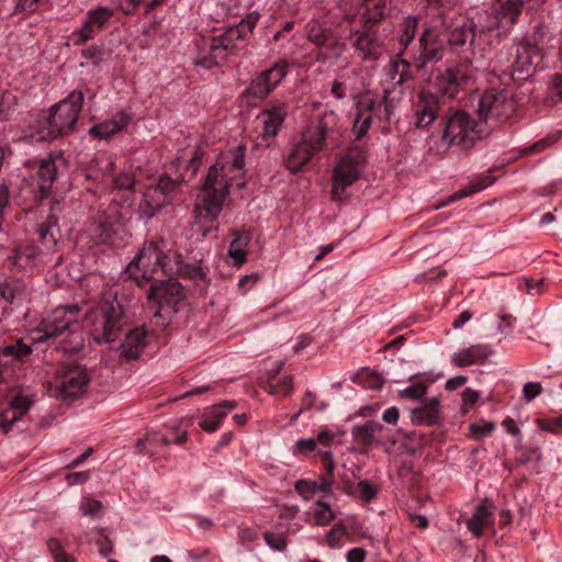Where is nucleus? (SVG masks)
Masks as SVG:
<instances>
[{
    "mask_svg": "<svg viewBox=\"0 0 562 562\" xmlns=\"http://www.w3.org/2000/svg\"><path fill=\"white\" fill-rule=\"evenodd\" d=\"M83 102L81 91H72L50 109L40 131L42 139H53L71 133L78 121Z\"/></svg>",
    "mask_w": 562,
    "mask_h": 562,
    "instance_id": "obj_8",
    "label": "nucleus"
},
{
    "mask_svg": "<svg viewBox=\"0 0 562 562\" xmlns=\"http://www.w3.org/2000/svg\"><path fill=\"white\" fill-rule=\"evenodd\" d=\"M32 401L24 395L13 397L7 407L0 408V429L8 434L30 409Z\"/></svg>",
    "mask_w": 562,
    "mask_h": 562,
    "instance_id": "obj_23",
    "label": "nucleus"
},
{
    "mask_svg": "<svg viewBox=\"0 0 562 562\" xmlns=\"http://www.w3.org/2000/svg\"><path fill=\"white\" fill-rule=\"evenodd\" d=\"M413 124L418 130L429 127L439 116V97L430 91L422 90L417 93L412 105Z\"/></svg>",
    "mask_w": 562,
    "mask_h": 562,
    "instance_id": "obj_18",
    "label": "nucleus"
},
{
    "mask_svg": "<svg viewBox=\"0 0 562 562\" xmlns=\"http://www.w3.org/2000/svg\"><path fill=\"white\" fill-rule=\"evenodd\" d=\"M175 434L176 436L171 438L165 434H161L160 431L149 432L144 438H140L136 441V451L140 454L151 457L156 454L159 448L162 446H169L171 443L182 445L187 441L188 434L186 430L180 432L175 431Z\"/></svg>",
    "mask_w": 562,
    "mask_h": 562,
    "instance_id": "obj_22",
    "label": "nucleus"
},
{
    "mask_svg": "<svg viewBox=\"0 0 562 562\" xmlns=\"http://www.w3.org/2000/svg\"><path fill=\"white\" fill-rule=\"evenodd\" d=\"M493 350L487 345H473L453 353L451 362L458 367H469L476 363H483Z\"/></svg>",
    "mask_w": 562,
    "mask_h": 562,
    "instance_id": "obj_28",
    "label": "nucleus"
},
{
    "mask_svg": "<svg viewBox=\"0 0 562 562\" xmlns=\"http://www.w3.org/2000/svg\"><path fill=\"white\" fill-rule=\"evenodd\" d=\"M475 29L477 33H496L497 36L508 34V30L504 24H501V19L495 10L492 12L485 11L480 14Z\"/></svg>",
    "mask_w": 562,
    "mask_h": 562,
    "instance_id": "obj_41",
    "label": "nucleus"
},
{
    "mask_svg": "<svg viewBox=\"0 0 562 562\" xmlns=\"http://www.w3.org/2000/svg\"><path fill=\"white\" fill-rule=\"evenodd\" d=\"M292 378L284 376L280 379L277 383H273L272 380L268 383V389L271 394H289L292 391Z\"/></svg>",
    "mask_w": 562,
    "mask_h": 562,
    "instance_id": "obj_53",
    "label": "nucleus"
},
{
    "mask_svg": "<svg viewBox=\"0 0 562 562\" xmlns=\"http://www.w3.org/2000/svg\"><path fill=\"white\" fill-rule=\"evenodd\" d=\"M61 156L49 155L43 159L36 171V198L38 200L46 199L53 189V184L57 178L58 162H61Z\"/></svg>",
    "mask_w": 562,
    "mask_h": 562,
    "instance_id": "obj_21",
    "label": "nucleus"
},
{
    "mask_svg": "<svg viewBox=\"0 0 562 562\" xmlns=\"http://www.w3.org/2000/svg\"><path fill=\"white\" fill-rule=\"evenodd\" d=\"M294 490L305 499L308 501L317 491V482L310 480H297L294 484Z\"/></svg>",
    "mask_w": 562,
    "mask_h": 562,
    "instance_id": "obj_52",
    "label": "nucleus"
},
{
    "mask_svg": "<svg viewBox=\"0 0 562 562\" xmlns=\"http://www.w3.org/2000/svg\"><path fill=\"white\" fill-rule=\"evenodd\" d=\"M103 505L100 501L91 497H85L79 506V510L83 516L97 517L100 515Z\"/></svg>",
    "mask_w": 562,
    "mask_h": 562,
    "instance_id": "obj_51",
    "label": "nucleus"
},
{
    "mask_svg": "<svg viewBox=\"0 0 562 562\" xmlns=\"http://www.w3.org/2000/svg\"><path fill=\"white\" fill-rule=\"evenodd\" d=\"M471 436L480 440L485 436L491 435L495 429V423L488 420H482L479 423L471 424L470 427Z\"/></svg>",
    "mask_w": 562,
    "mask_h": 562,
    "instance_id": "obj_50",
    "label": "nucleus"
},
{
    "mask_svg": "<svg viewBox=\"0 0 562 562\" xmlns=\"http://www.w3.org/2000/svg\"><path fill=\"white\" fill-rule=\"evenodd\" d=\"M114 11L108 7H98L87 12V19L82 26L72 34L74 45H83L99 34L113 16Z\"/></svg>",
    "mask_w": 562,
    "mask_h": 562,
    "instance_id": "obj_19",
    "label": "nucleus"
},
{
    "mask_svg": "<svg viewBox=\"0 0 562 562\" xmlns=\"http://www.w3.org/2000/svg\"><path fill=\"white\" fill-rule=\"evenodd\" d=\"M89 535L91 536L89 540L95 542L98 550L102 557L111 555V553L113 552V544L111 539L103 533V529L94 528L93 530H91Z\"/></svg>",
    "mask_w": 562,
    "mask_h": 562,
    "instance_id": "obj_46",
    "label": "nucleus"
},
{
    "mask_svg": "<svg viewBox=\"0 0 562 562\" xmlns=\"http://www.w3.org/2000/svg\"><path fill=\"white\" fill-rule=\"evenodd\" d=\"M186 292L183 286L175 279L165 281H151L147 293L148 302L157 304L155 316H161L165 313H177L179 304L184 300Z\"/></svg>",
    "mask_w": 562,
    "mask_h": 562,
    "instance_id": "obj_14",
    "label": "nucleus"
},
{
    "mask_svg": "<svg viewBox=\"0 0 562 562\" xmlns=\"http://www.w3.org/2000/svg\"><path fill=\"white\" fill-rule=\"evenodd\" d=\"M542 392V385L539 382H528L522 387L524 400L531 402Z\"/></svg>",
    "mask_w": 562,
    "mask_h": 562,
    "instance_id": "obj_60",
    "label": "nucleus"
},
{
    "mask_svg": "<svg viewBox=\"0 0 562 562\" xmlns=\"http://www.w3.org/2000/svg\"><path fill=\"white\" fill-rule=\"evenodd\" d=\"M89 383V376L85 368L74 366L63 368L50 386L55 397L61 400H74L80 396Z\"/></svg>",
    "mask_w": 562,
    "mask_h": 562,
    "instance_id": "obj_15",
    "label": "nucleus"
},
{
    "mask_svg": "<svg viewBox=\"0 0 562 562\" xmlns=\"http://www.w3.org/2000/svg\"><path fill=\"white\" fill-rule=\"evenodd\" d=\"M40 255V249L32 244L15 247L8 256V262L11 267L21 271L32 267Z\"/></svg>",
    "mask_w": 562,
    "mask_h": 562,
    "instance_id": "obj_33",
    "label": "nucleus"
},
{
    "mask_svg": "<svg viewBox=\"0 0 562 562\" xmlns=\"http://www.w3.org/2000/svg\"><path fill=\"white\" fill-rule=\"evenodd\" d=\"M136 182V173L132 169L117 173L112 180L114 188L126 191H133Z\"/></svg>",
    "mask_w": 562,
    "mask_h": 562,
    "instance_id": "obj_47",
    "label": "nucleus"
},
{
    "mask_svg": "<svg viewBox=\"0 0 562 562\" xmlns=\"http://www.w3.org/2000/svg\"><path fill=\"white\" fill-rule=\"evenodd\" d=\"M345 536H346V529L340 525H336L327 531V535H326L327 544L331 548L339 547L340 541Z\"/></svg>",
    "mask_w": 562,
    "mask_h": 562,
    "instance_id": "obj_56",
    "label": "nucleus"
},
{
    "mask_svg": "<svg viewBox=\"0 0 562 562\" xmlns=\"http://www.w3.org/2000/svg\"><path fill=\"white\" fill-rule=\"evenodd\" d=\"M316 509L314 512V519L316 525L326 526L328 525L335 517L330 506L323 501L316 502Z\"/></svg>",
    "mask_w": 562,
    "mask_h": 562,
    "instance_id": "obj_49",
    "label": "nucleus"
},
{
    "mask_svg": "<svg viewBox=\"0 0 562 562\" xmlns=\"http://www.w3.org/2000/svg\"><path fill=\"white\" fill-rule=\"evenodd\" d=\"M364 160V154L358 148L349 149L339 158L333 170V201L340 202L347 198L346 190L360 179Z\"/></svg>",
    "mask_w": 562,
    "mask_h": 562,
    "instance_id": "obj_10",
    "label": "nucleus"
},
{
    "mask_svg": "<svg viewBox=\"0 0 562 562\" xmlns=\"http://www.w3.org/2000/svg\"><path fill=\"white\" fill-rule=\"evenodd\" d=\"M338 115L334 111H325L302 134L301 140L291 149L285 167L292 172H299L307 165L313 156L324 149L327 137L337 130Z\"/></svg>",
    "mask_w": 562,
    "mask_h": 562,
    "instance_id": "obj_3",
    "label": "nucleus"
},
{
    "mask_svg": "<svg viewBox=\"0 0 562 562\" xmlns=\"http://www.w3.org/2000/svg\"><path fill=\"white\" fill-rule=\"evenodd\" d=\"M476 33L473 22H463L461 25L457 24L451 29L447 43L453 50L461 52L467 44H473Z\"/></svg>",
    "mask_w": 562,
    "mask_h": 562,
    "instance_id": "obj_32",
    "label": "nucleus"
},
{
    "mask_svg": "<svg viewBox=\"0 0 562 562\" xmlns=\"http://www.w3.org/2000/svg\"><path fill=\"white\" fill-rule=\"evenodd\" d=\"M47 548L54 562H76L75 558L64 550L61 542L58 539L49 538L47 540Z\"/></svg>",
    "mask_w": 562,
    "mask_h": 562,
    "instance_id": "obj_48",
    "label": "nucleus"
},
{
    "mask_svg": "<svg viewBox=\"0 0 562 562\" xmlns=\"http://www.w3.org/2000/svg\"><path fill=\"white\" fill-rule=\"evenodd\" d=\"M358 491L360 497L366 502L372 501L376 495V488L368 481H360L358 483Z\"/></svg>",
    "mask_w": 562,
    "mask_h": 562,
    "instance_id": "obj_61",
    "label": "nucleus"
},
{
    "mask_svg": "<svg viewBox=\"0 0 562 562\" xmlns=\"http://www.w3.org/2000/svg\"><path fill=\"white\" fill-rule=\"evenodd\" d=\"M445 41L439 32L429 25H424L411 61L400 57V78L396 79L395 85L402 86L413 79L412 67L426 74L429 66L442 59Z\"/></svg>",
    "mask_w": 562,
    "mask_h": 562,
    "instance_id": "obj_6",
    "label": "nucleus"
},
{
    "mask_svg": "<svg viewBox=\"0 0 562 562\" xmlns=\"http://www.w3.org/2000/svg\"><path fill=\"white\" fill-rule=\"evenodd\" d=\"M258 16L248 14L237 25L228 29L218 36L203 40V48L194 59L196 66L211 69L222 65L229 54H233L238 41H244L252 34Z\"/></svg>",
    "mask_w": 562,
    "mask_h": 562,
    "instance_id": "obj_4",
    "label": "nucleus"
},
{
    "mask_svg": "<svg viewBox=\"0 0 562 562\" xmlns=\"http://www.w3.org/2000/svg\"><path fill=\"white\" fill-rule=\"evenodd\" d=\"M237 406L235 401H223L222 403L214 405L210 408L211 417L222 420L226 414Z\"/></svg>",
    "mask_w": 562,
    "mask_h": 562,
    "instance_id": "obj_55",
    "label": "nucleus"
},
{
    "mask_svg": "<svg viewBox=\"0 0 562 562\" xmlns=\"http://www.w3.org/2000/svg\"><path fill=\"white\" fill-rule=\"evenodd\" d=\"M289 63L279 59L272 67L257 75L245 90V94L257 99H266L278 85L286 77Z\"/></svg>",
    "mask_w": 562,
    "mask_h": 562,
    "instance_id": "obj_17",
    "label": "nucleus"
},
{
    "mask_svg": "<svg viewBox=\"0 0 562 562\" xmlns=\"http://www.w3.org/2000/svg\"><path fill=\"white\" fill-rule=\"evenodd\" d=\"M78 313V305L56 307L52 314L43 319L38 327L33 330L32 342H46L70 330L71 325L77 323Z\"/></svg>",
    "mask_w": 562,
    "mask_h": 562,
    "instance_id": "obj_12",
    "label": "nucleus"
},
{
    "mask_svg": "<svg viewBox=\"0 0 562 562\" xmlns=\"http://www.w3.org/2000/svg\"><path fill=\"white\" fill-rule=\"evenodd\" d=\"M381 106L382 104H375V99L371 94L367 93L362 97L352 126L356 139H360L367 134L372 122V113L380 111Z\"/></svg>",
    "mask_w": 562,
    "mask_h": 562,
    "instance_id": "obj_24",
    "label": "nucleus"
},
{
    "mask_svg": "<svg viewBox=\"0 0 562 562\" xmlns=\"http://www.w3.org/2000/svg\"><path fill=\"white\" fill-rule=\"evenodd\" d=\"M554 142H555V137H544V138L538 140L537 143H535L533 145L524 148L521 153H522V155L540 153V151L544 150L546 148H548Z\"/></svg>",
    "mask_w": 562,
    "mask_h": 562,
    "instance_id": "obj_59",
    "label": "nucleus"
},
{
    "mask_svg": "<svg viewBox=\"0 0 562 562\" xmlns=\"http://www.w3.org/2000/svg\"><path fill=\"white\" fill-rule=\"evenodd\" d=\"M492 510L493 504L485 499L477 506L473 516L468 520L467 527L475 537H480L484 529L493 527L494 517Z\"/></svg>",
    "mask_w": 562,
    "mask_h": 562,
    "instance_id": "obj_31",
    "label": "nucleus"
},
{
    "mask_svg": "<svg viewBox=\"0 0 562 562\" xmlns=\"http://www.w3.org/2000/svg\"><path fill=\"white\" fill-rule=\"evenodd\" d=\"M244 167V147L238 146L231 161L215 164L209 169L206 179L195 200L194 214L196 222H214L222 212L229 188L235 186L243 189L246 186Z\"/></svg>",
    "mask_w": 562,
    "mask_h": 562,
    "instance_id": "obj_1",
    "label": "nucleus"
},
{
    "mask_svg": "<svg viewBox=\"0 0 562 562\" xmlns=\"http://www.w3.org/2000/svg\"><path fill=\"white\" fill-rule=\"evenodd\" d=\"M18 104L16 95L11 91H0V120H9Z\"/></svg>",
    "mask_w": 562,
    "mask_h": 562,
    "instance_id": "obj_45",
    "label": "nucleus"
},
{
    "mask_svg": "<svg viewBox=\"0 0 562 562\" xmlns=\"http://www.w3.org/2000/svg\"><path fill=\"white\" fill-rule=\"evenodd\" d=\"M472 76L462 65L447 68L436 77V87L449 98H456L459 91L468 86Z\"/></svg>",
    "mask_w": 562,
    "mask_h": 562,
    "instance_id": "obj_20",
    "label": "nucleus"
},
{
    "mask_svg": "<svg viewBox=\"0 0 562 562\" xmlns=\"http://www.w3.org/2000/svg\"><path fill=\"white\" fill-rule=\"evenodd\" d=\"M411 420L414 425L432 426L439 422V401L430 398L420 407L411 412Z\"/></svg>",
    "mask_w": 562,
    "mask_h": 562,
    "instance_id": "obj_35",
    "label": "nucleus"
},
{
    "mask_svg": "<svg viewBox=\"0 0 562 562\" xmlns=\"http://www.w3.org/2000/svg\"><path fill=\"white\" fill-rule=\"evenodd\" d=\"M427 392L426 384L418 382L415 383L402 391H400V396L404 398L411 400H420Z\"/></svg>",
    "mask_w": 562,
    "mask_h": 562,
    "instance_id": "obj_54",
    "label": "nucleus"
},
{
    "mask_svg": "<svg viewBox=\"0 0 562 562\" xmlns=\"http://www.w3.org/2000/svg\"><path fill=\"white\" fill-rule=\"evenodd\" d=\"M32 352L31 345L24 342L23 339H18L15 342L0 348V382L3 380L9 366L14 362H26L30 360Z\"/></svg>",
    "mask_w": 562,
    "mask_h": 562,
    "instance_id": "obj_25",
    "label": "nucleus"
},
{
    "mask_svg": "<svg viewBox=\"0 0 562 562\" xmlns=\"http://www.w3.org/2000/svg\"><path fill=\"white\" fill-rule=\"evenodd\" d=\"M86 321L98 344L114 341L125 325L124 308L116 293H104L98 306L87 314Z\"/></svg>",
    "mask_w": 562,
    "mask_h": 562,
    "instance_id": "obj_5",
    "label": "nucleus"
},
{
    "mask_svg": "<svg viewBox=\"0 0 562 562\" xmlns=\"http://www.w3.org/2000/svg\"><path fill=\"white\" fill-rule=\"evenodd\" d=\"M146 331L143 328H134L128 331L120 345V357L125 360L138 359L146 346Z\"/></svg>",
    "mask_w": 562,
    "mask_h": 562,
    "instance_id": "obj_29",
    "label": "nucleus"
},
{
    "mask_svg": "<svg viewBox=\"0 0 562 562\" xmlns=\"http://www.w3.org/2000/svg\"><path fill=\"white\" fill-rule=\"evenodd\" d=\"M552 93L562 100V74H554L550 81Z\"/></svg>",
    "mask_w": 562,
    "mask_h": 562,
    "instance_id": "obj_64",
    "label": "nucleus"
},
{
    "mask_svg": "<svg viewBox=\"0 0 562 562\" xmlns=\"http://www.w3.org/2000/svg\"><path fill=\"white\" fill-rule=\"evenodd\" d=\"M515 110L514 101L505 91L487 90L480 98L476 116L486 121L490 128V120L506 121Z\"/></svg>",
    "mask_w": 562,
    "mask_h": 562,
    "instance_id": "obj_16",
    "label": "nucleus"
},
{
    "mask_svg": "<svg viewBox=\"0 0 562 562\" xmlns=\"http://www.w3.org/2000/svg\"><path fill=\"white\" fill-rule=\"evenodd\" d=\"M417 27L418 19L415 16H406L401 23V31L398 35L401 50L398 53V56H402L404 52L408 48L409 44L413 42Z\"/></svg>",
    "mask_w": 562,
    "mask_h": 562,
    "instance_id": "obj_42",
    "label": "nucleus"
},
{
    "mask_svg": "<svg viewBox=\"0 0 562 562\" xmlns=\"http://www.w3.org/2000/svg\"><path fill=\"white\" fill-rule=\"evenodd\" d=\"M440 136H429L438 153H446L450 147L471 149L476 142L490 134L486 121L476 119L464 110H457L445 116L440 123Z\"/></svg>",
    "mask_w": 562,
    "mask_h": 562,
    "instance_id": "obj_2",
    "label": "nucleus"
},
{
    "mask_svg": "<svg viewBox=\"0 0 562 562\" xmlns=\"http://www.w3.org/2000/svg\"><path fill=\"white\" fill-rule=\"evenodd\" d=\"M366 374L368 378L366 386L368 389L378 390L383 385L384 379L379 373L366 370Z\"/></svg>",
    "mask_w": 562,
    "mask_h": 562,
    "instance_id": "obj_63",
    "label": "nucleus"
},
{
    "mask_svg": "<svg viewBox=\"0 0 562 562\" xmlns=\"http://www.w3.org/2000/svg\"><path fill=\"white\" fill-rule=\"evenodd\" d=\"M524 4V0H506L495 9L496 14L501 19V24H504L508 31L518 21Z\"/></svg>",
    "mask_w": 562,
    "mask_h": 562,
    "instance_id": "obj_38",
    "label": "nucleus"
},
{
    "mask_svg": "<svg viewBox=\"0 0 562 562\" xmlns=\"http://www.w3.org/2000/svg\"><path fill=\"white\" fill-rule=\"evenodd\" d=\"M286 115L288 109L284 103L262 110L258 115L262 124V136L265 138L274 137L281 128Z\"/></svg>",
    "mask_w": 562,
    "mask_h": 562,
    "instance_id": "obj_26",
    "label": "nucleus"
},
{
    "mask_svg": "<svg viewBox=\"0 0 562 562\" xmlns=\"http://www.w3.org/2000/svg\"><path fill=\"white\" fill-rule=\"evenodd\" d=\"M250 236L246 232H234V238L229 244L227 255L235 267H241L247 261Z\"/></svg>",
    "mask_w": 562,
    "mask_h": 562,
    "instance_id": "obj_37",
    "label": "nucleus"
},
{
    "mask_svg": "<svg viewBox=\"0 0 562 562\" xmlns=\"http://www.w3.org/2000/svg\"><path fill=\"white\" fill-rule=\"evenodd\" d=\"M166 247V241L162 239L145 244L126 268L128 278L134 280L138 286H144L147 282L150 283L155 280L154 273L159 269L166 276L171 273L172 268L168 263Z\"/></svg>",
    "mask_w": 562,
    "mask_h": 562,
    "instance_id": "obj_7",
    "label": "nucleus"
},
{
    "mask_svg": "<svg viewBox=\"0 0 562 562\" xmlns=\"http://www.w3.org/2000/svg\"><path fill=\"white\" fill-rule=\"evenodd\" d=\"M363 12L364 25L372 27L381 21L391 10V0H366Z\"/></svg>",
    "mask_w": 562,
    "mask_h": 562,
    "instance_id": "obj_39",
    "label": "nucleus"
},
{
    "mask_svg": "<svg viewBox=\"0 0 562 562\" xmlns=\"http://www.w3.org/2000/svg\"><path fill=\"white\" fill-rule=\"evenodd\" d=\"M382 424L368 420L360 425H355L351 430V435L356 442L364 446H369L376 440V436L382 431Z\"/></svg>",
    "mask_w": 562,
    "mask_h": 562,
    "instance_id": "obj_40",
    "label": "nucleus"
},
{
    "mask_svg": "<svg viewBox=\"0 0 562 562\" xmlns=\"http://www.w3.org/2000/svg\"><path fill=\"white\" fill-rule=\"evenodd\" d=\"M127 215V209L117 202H112L106 209L88 223L85 234L91 245L106 244L113 236V226L121 223Z\"/></svg>",
    "mask_w": 562,
    "mask_h": 562,
    "instance_id": "obj_13",
    "label": "nucleus"
},
{
    "mask_svg": "<svg viewBox=\"0 0 562 562\" xmlns=\"http://www.w3.org/2000/svg\"><path fill=\"white\" fill-rule=\"evenodd\" d=\"M316 449V440L314 438H302L299 439L294 447V454H307Z\"/></svg>",
    "mask_w": 562,
    "mask_h": 562,
    "instance_id": "obj_58",
    "label": "nucleus"
},
{
    "mask_svg": "<svg viewBox=\"0 0 562 562\" xmlns=\"http://www.w3.org/2000/svg\"><path fill=\"white\" fill-rule=\"evenodd\" d=\"M330 37V31L314 22L307 25V40L318 47L324 46Z\"/></svg>",
    "mask_w": 562,
    "mask_h": 562,
    "instance_id": "obj_44",
    "label": "nucleus"
},
{
    "mask_svg": "<svg viewBox=\"0 0 562 562\" xmlns=\"http://www.w3.org/2000/svg\"><path fill=\"white\" fill-rule=\"evenodd\" d=\"M368 27V31L356 32V38L352 46L358 52L361 59L376 60L382 54V46L375 34L371 32V27Z\"/></svg>",
    "mask_w": 562,
    "mask_h": 562,
    "instance_id": "obj_27",
    "label": "nucleus"
},
{
    "mask_svg": "<svg viewBox=\"0 0 562 562\" xmlns=\"http://www.w3.org/2000/svg\"><path fill=\"white\" fill-rule=\"evenodd\" d=\"M56 224V220L49 216L43 223H41L37 228L40 240L47 247H53L56 245V237L54 234Z\"/></svg>",
    "mask_w": 562,
    "mask_h": 562,
    "instance_id": "obj_43",
    "label": "nucleus"
},
{
    "mask_svg": "<svg viewBox=\"0 0 562 562\" xmlns=\"http://www.w3.org/2000/svg\"><path fill=\"white\" fill-rule=\"evenodd\" d=\"M524 40L543 54L544 49L553 47L555 30L551 24L541 21L533 26L531 33Z\"/></svg>",
    "mask_w": 562,
    "mask_h": 562,
    "instance_id": "obj_30",
    "label": "nucleus"
},
{
    "mask_svg": "<svg viewBox=\"0 0 562 562\" xmlns=\"http://www.w3.org/2000/svg\"><path fill=\"white\" fill-rule=\"evenodd\" d=\"M181 191V182L168 176H161L154 184H149L138 205V214L142 218L149 220L156 213L169 204Z\"/></svg>",
    "mask_w": 562,
    "mask_h": 562,
    "instance_id": "obj_11",
    "label": "nucleus"
},
{
    "mask_svg": "<svg viewBox=\"0 0 562 562\" xmlns=\"http://www.w3.org/2000/svg\"><path fill=\"white\" fill-rule=\"evenodd\" d=\"M238 538L241 542H252L258 539V532L251 527L240 526L238 528Z\"/></svg>",
    "mask_w": 562,
    "mask_h": 562,
    "instance_id": "obj_62",
    "label": "nucleus"
},
{
    "mask_svg": "<svg viewBox=\"0 0 562 562\" xmlns=\"http://www.w3.org/2000/svg\"><path fill=\"white\" fill-rule=\"evenodd\" d=\"M132 116L122 111L116 113L111 120L94 125L90 130V134L99 138H109L116 132L123 130L131 122Z\"/></svg>",
    "mask_w": 562,
    "mask_h": 562,
    "instance_id": "obj_34",
    "label": "nucleus"
},
{
    "mask_svg": "<svg viewBox=\"0 0 562 562\" xmlns=\"http://www.w3.org/2000/svg\"><path fill=\"white\" fill-rule=\"evenodd\" d=\"M266 543L273 550L282 551L286 547V541L283 535L265 532L263 535Z\"/></svg>",
    "mask_w": 562,
    "mask_h": 562,
    "instance_id": "obj_57",
    "label": "nucleus"
},
{
    "mask_svg": "<svg viewBox=\"0 0 562 562\" xmlns=\"http://www.w3.org/2000/svg\"><path fill=\"white\" fill-rule=\"evenodd\" d=\"M31 292L21 279L0 283V297L9 303H22L30 299Z\"/></svg>",
    "mask_w": 562,
    "mask_h": 562,
    "instance_id": "obj_36",
    "label": "nucleus"
},
{
    "mask_svg": "<svg viewBox=\"0 0 562 562\" xmlns=\"http://www.w3.org/2000/svg\"><path fill=\"white\" fill-rule=\"evenodd\" d=\"M542 57L543 54L538 48L522 40L513 61L508 50H501L496 56L495 63L499 67L498 77L505 83L512 80H525L531 76Z\"/></svg>",
    "mask_w": 562,
    "mask_h": 562,
    "instance_id": "obj_9",
    "label": "nucleus"
}]
</instances>
